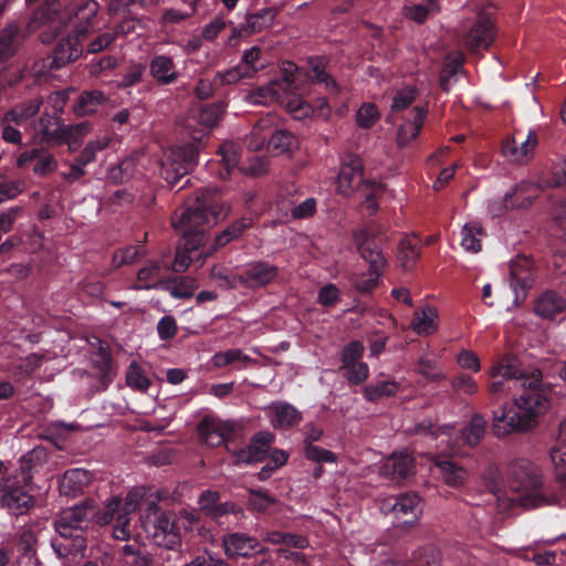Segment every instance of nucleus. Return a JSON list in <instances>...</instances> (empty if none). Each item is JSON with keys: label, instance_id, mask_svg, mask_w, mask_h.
<instances>
[{"label": "nucleus", "instance_id": "nucleus-46", "mask_svg": "<svg viewBox=\"0 0 566 566\" xmlns=\"http://www.w3.org/2000/svg\"><path fill=\"white\" fill-rule=\"evenodd\" d=\"M437 311L430 306H427L421 311L415 312V316L412 319L413 331L419 335H430L434 333L437 331Z\"/></svg>", "mask_w": 566, "mask_h": 566}, {"label": "nucleus", "instance_id": "nucleus-29", "mask_svg": "<svg viewBox=\"0 0 566 566\" xmlns=\"http://www.w3.org/2000/svg\"><path fill=\"white\" fill-rule=\"evenodd\" d=\"M532 189V185L527 182H521L513 189L507 191L503 198V203H493L492 212L495 216H500L503 210L507 209H526L532 206L534 196L527 192Z\"/></svg>", "mask_w": 566, "mask_h": 566}, {"label": "nucleus", "instance_id": "nucleus-6", "mask_svg": "<svg viewBox=\"0 0 566 566\" xmlns=\"http://www.w3.org/2000/svg\"><path fill=\"white\" fill-rule=\"evenodd\" d=\"M355 241L360 256L369 264V268L367 273L356 279L354 286L358 293L368 294L379 285L387 260L380 248V239L368 230L357 231Z\"/></svg>", "mask_w": 566, "mask_h": 566}, {"label": "nucleus", "instance_id": "nucleus-54", "mask_svg": "<svg viewBox=\"0 0 566 566\" xmlns=\"http://www.w3.org/2000/svg\"><path fill=\"white\" fill-rule=\"evenodd\" d=\"M261 54L262 50L259 46H252L242 54L239 64L242 69L248 71L250 77H253L259 71L265 67V63L261 61Z\"/></svg>", "mask_w": 566, "mask_h": 566}, {"label": "nucleus", "instance_id": "nucleus-51", "mask_svg": "<svg viewBox=\"0 0 566 566\" xmlns=\"http://www.w3.org/2000/svg\"><path fill=\"white\" fill-rule=\"evenodd\" d=\"M211 361L214 367L223 368L233 365L234 363H242L244 365L250 364L252 361V358L249 355L244 354L241 349L233 348L216 353L212 356Z\"/></svg>", "mask_w": 566, "mask_h": 566}, {"label": "nucleus", "instance_id": "nucleus-41", "mask_svg": "<svg viewBox=\"0 0 566 566\" xmlns=\"http://www.w3.org/2000/svg\"><path fill=\"white\" fill-rule=\"evenodd\" d=\"M41 104L42 98L40 97L22 102L4 114L6 120L15 126L23 125L38 114Z\"/></svg>", "mask_w": 566, "mask_h": 566}, {"label": "nucleus", "instance_id": "nucleus-15", "mask_svg": "<svg viewBox=\"0 0 566 566\" xmlns=\"http://www.w3.org/2000/svg\"><path fill=\"white\" fill-rule=\"evenodd\" d=\"M279 275V268L268 261H252L234 276L240 284L249 289H262L272 284Z\"/></svg>", "mask_w": 566, "mask_h": 566}, {"label": "nucleus", "instance_id": "nucleus-12", "mask_svg": "<svg viewBox=\"0 0 566 566\" xmlns=\"http://www.w3.org/2000/svg\"><path fill=\"white\" fill-rule=\"evenodd\" d=\"M222 548L230 559L253 558L254 562L269 555V548L247 533L230 532L222 536Z\"/></svg>", "mask_w": 566, "mask_h": 566}, {"label": "nucleus", "instance_id": "nucleus-28", "mask_svg": "<svg viewBox=\"0 0 566 566\" xmlns=\"http://www.w3.org/2000/svg\"><path fill=\"white\" fill-rule=\"evenodd\" d=\"M19 168H27L32 165V170L38 176H46L57 167L55 157L51 154H42L39 149H31L22 153L18 159Z\"/></svg>", "mask_w": 566, "mask_h": 566}, {"label": "nucleus", "instance_id": "nucleus-25", "mask_svg": "<svg viewBox=\"0 0 566 566\" xmlns=\"http://www.w3.org/2000/svg\"><path fill=\"white\" fill-rule=\"evenodd\" d=\"M275 18L272 8H263L258 12L247 14L245 21L232 29V36L245 38L259 33L270 27Z\"/></svg>", "mask_w": 566, "mask_h": 566}, {"label": "nucleus", "instance_id": "nucleus-35", "mask_svg": "<svg viewBox=\"0 0 566 566\" xmlns=\"http://www.w3.org/2000/svg\"><path fill=\"white\" fill-rule=\"evenodd\" d=\"M93 367L97 371L98 390H106L113 382V358L107 346H99L93 358Z\"/></svg>", "mask_w": 566, "mask_h": 566}, {"label": "nucleus", "instance_id": "nucleus-3", "mask_svg": "<svg viewBox=\"0 0 566 566\" xmlns=\"http://www.w3.org/2000/svg\"><path fill=\"white\" fill-rule=\"evenodd\" d=\"M60 7L55 1L45 2L34 11L28 23L29 31L39 32L42 43L52 42L67 28L82 40L99 28V4L96 0H85L64 10Z\"/></svg>", "mask_w": 566, "mask_h": 566}, {"label": "nucleus", "instance_id": "nucleus-55", "mask_svg": "<svg viewBox=\"0 0 566 566\" xmlns=\"http://www.w3.org/2000/svg\"><path fill=\"white\" fill-rule=\"evenodd\" d=\"M406 566H441V556L434 547H426L413 553Z\"/></svg>", "mask_w": 566, "mask_h": 566}, {"label": "nucleus", "instance_id": "nucleus-61", "mask_svg": "<svg viewBox=\"0 0 566 566\" xmlns=\"http://www.w3.org/2000/svg\"><path fill=\"white\" fill-rule=\"evenodd\" d=\"M275 503V499L263 490H250L248 497L249 510L264 513L271 505Z\"/></svg>", "mask_w": 566, "mask_h": 566}, {"label": "nucleus", "instance_id": "nucleus-19", "mask_svg": "<svg viewBox=\"0 0 566 566\" xmlns=\"http://www.w3.org/2000/svg\"><path fill=\"white\" fill-rule=\"evenodd\" d=\"M534 282V271L532 262L525 258H517L510 264V286L515 294V303L523 302L527 291Z\"/></svg>", "mask_w": 566, "mask_h": 566}, {"label": "nucleus", "instance_id": "nucleus-21", "mask_svg": "<svg viewBox=\"0 0 566 566\" xmlns=\"http://www.w3.org/2000/svg\"><path fill=\"white\" fill-rule=\"evenodd\" d=\"M328 64L329 60L324 55L310 56L307 59V77L313 84L323 85L331 96H337L340 93V86L327 72Z\"/></svg>", "mask_w": 566, "mask_h": 566}, {"label": "nucleus", "instance_id": "nucleus-1", "mask_svg": "<svg viewBox=\"0 0 566 566\" xmlns=\"http://www.w3.org/2000/svg\"><path fill=\"white\" fill-rule=\"evenodd\" d=\"M492 377L494 380L489 389L493 395L501 396L521 389L520 394L514 395L511 408H502L494 413L493 433L504 437L536 428L549 410L553 395V386L543 380L542 370H524L518 366L517 358L505 357L493 368Z\"/></svg>", "mask_w": 566, "mask_h": 566}, {"label": "nucleus", "instance_id": "nucleus-37", "mask_svg": "<svg viewBox=\"0 0 566 566\" xmlns=\"http://www.w3.org/2000/svg\"><path fill=\"white\" fill-rule=\"evenodd\" d=\"M488 422L481 413H473L468 424L461 430L460 439L463 446L476 447L484 438Z\"/></svg>", "mask_w": 566, "mask_h": 566}, {"label": "nucleus", "instance_id": "nucleus-44", "mask_svg": "<svg viewBox=\"0 0 566 566\" xmlns=\"http://www.w3.org/2000/svg\"><path fill=\"white\" fill-rule=\"evenodd\" d=\"M124 563L127 566H153L154 556L146 547H142L138 544H125L120 548Z\"/></svg>", "mask_w": 566, "mask_h": 566}, {"label": "nucleus", "instance_id": "nucleus-50", "mask_svg": "<svg viewBox=\"0 0 566 566\" xmlns=\"http://www.w3.org/2000/svg\"><path fill=\"white\" fill-rule=\"evenodd\" d=\"M36 129L46 139L56 138L60 136L61 117L46 108L40 117Z\"/></svg>", "mask_w": 566, "mask_h": 566}, {"label": "nucleus", "instance_id": "nucleus-43", "mask_svg": "<svg viewBox=\"0 0 566 566\" xmlns=\"http://www.w3.org/2000/svg\"><path fill=\"white\" fill-rule=\"evenodd\" d=\"M420 240L416 237L403 238L399 242L398 260L400 265L406 270H411L418 258L420 256Z\"/></svg>", "mask_w": 566, "mask_h": 566}, {"label": "nucleus", "instance_id": "nucleus-26", "mask_svg": "<svg viewBox=\"0 0 566 566\" xmlns=\"http://www.w3.org/2000/svg\"><path fill=\"white\" fill-rule=\"evenodd\" d=\"M273 440L274 437L271 432L261 431L255 433L248 448L240 450L237 461L245 464L261 462L270 451Z\"/></svg>", "mask_w": 566, "mask_h": 566}, {"label": "nucleus", "instance_id": "nucleus-48", "mask_svg": "<svg viewBox=\"0 0 566 566\" xmlns=\"http://www.w3.org/2000/svg\"><path fill=\"white\" fill-rule=\"evenodd\" d=\"M398 390V382L394 380H382L367 385L364 388V397L368 401L376 402L381 398L396 396Z\"/></svg>", "mask_w": 566, "mask_h": 566}, {"label": "nucleus", "instance_id": "nucleus-57", "mask_svg": "<svg viewBox=\"0 0 566 566\" xmlns=\"http://www.w3.org/2000/svg\"><path fill=\"white\" fill-rule=\"evenodd\" d=\"M109 144L108 138L103 137L88 142L78 156L74 158L83 167L93 163L96 159V154L105 149Z\"/></svg>", "mask_w": 566, "mask_h": 566}, {"label": "nucleus", "instance_id": "nucleus-7", "mask_svg": "<svg viewBox=\"0 0 566 566\" xmlns=\"http://www.w3.org/2000/svg\"><path fill=\"white\" fill-rule=\"evenodd\" d=\"M295 67L290 63V69ZM296 90L295 77L292 70L285 69L282 76L272 81L266 86H260L253 90L249 96L250 102L255 104H268L272 101L283 102V98L292 97L287 101L286 107L296 117L307 116L310 106L305 105L303 101L295 96Z\"/></svg>", "mask_w": 566, "mask_h": 566}, {"label": "nucleus", "instance_id": "nucleus-4", "mask_svg": "<svg viewBox=\"0 0 566 566\" xmlns=\"http://www.w3.org/2000/svg\"><path fill=\"white\" fill-rule=\"evenodd\" d=\"M117 501L101 509L93 499H85L80 504L63 510L54 520V530L61 539H53L52 547L59 557L83 555L87 543L83 535L91 523L107 525L111 512L117 507Z\"/></svg>", "mask_w": 566, "mask_h": 566}, {"label": "nucleus", "instance_id": "nucleus-39", "mask_svg": "<svg viewBox=\"0 0 566 566\" xmlns=\"http://www.w3.org/2000/svg\"><path fill=\"white\" fill-rule=\"evenodd\" d=\"M298 140L294 134L284 128L271 130L266 149L275 154H286L296 149Z\"/></svg>", "mask_w": 566, "mask_h": 566}, {"label": "nucleus", "instance_id": "nucleus-13", "mask_svg": "<svg viewBox=\"0 0 566 566\" xmlns=\"http://www.w3.org/2000/svg\"><path fill=\"white\" fill-rule=\"evenodd\" d=\"M381 510L394 513L403 524H413L422 512L421 499L415 492L401 493L385 500Z\"/></svg>", "mask_w": 566, "mask_h": 566}, {"label": "nucleus", "instance_id": "nucleus-30", "mask_svg": "<svg viewBox=\"0 0 566 566\" xmlns=\"http://www.w3.org/2000/svg\"><path fill=\"white\" fill-rule=\"evenodd\" d=\"M381 470L385 475L399 482L415 474V459L407 451H400L389 457Z\"/></svg>", "mask_w": 566, "mask_h": 566}, {"label": "nucleus", "instance_id": "nucleus-59", "mask_svg": "<svg viewBox=\"0 0 566 566\" xmlns=\"http://www.w3.org/2000/svg\"><path fill=\"white\" fill-rule=\"evenodd\" d=\"M36 543H38V537H36V533L33 530H31V528H22L21 530V532L19 534L17 547H18V551L24 557H28L30 560L33 557H35Z\"/></svg>", "mask_w": 566, "mask_h": 566}, {"label": "nucleus", "instance_id": "nucleus-27", "mask_svg": "<svg viewBox=\"0 0 566 566\" xmlns=\"http://www.w3.org/2000/svg\"><path fill=\"white\" fill-rule=\"evenodd\" d=\"M252 223L253 222L251 218H241L218 233L211 243L207 244L206 238L202 245L206 256L208 258L212 255L219 249L226 247L228 243L239 238L247 229L252 227Z\"/></svg>", "mask_w": 566, "mask_h": 566}, {"label": "nucleus", "instance_id": "nucleus-33", "mask_svg": "<svg viewBox=\"0 0 566 566\" xmlns=\"http://www.w3.org/2000/svg\"><path fill=\"white\" fill-rule=\"evenodd\" d=\"M427 114V106L413 107L412 118L405 122L398 129L397 144L400 148L406 147L418 137L422 129L423 120Z\"/></svg>", "mask_w": 566, "mask_h": 566}, {"label": "nucleus", "instance_id": "nucleus-47", "mask_svg": "<svg viewBox=\"0 0 566 566\" xmlns=\"http://www.w3.org/2000/svg\"><path fill=\"white\" fill-rule=\"evenodd\" d=\"M484 235V229L476 222L467 223L461 231V247L469 252L476 253L481 251V238Z\"/></svg>", "mask_w": 566, "mask_h": 566}, {"label": "nucleus", "instance_id": "nucleus-42", "mask_svg": "<svg viewBox=\"0 0 566 566\" xmlns=\"http://www.w3.org/2000/svg\"><path fill=\"white\" fill-rule=\"evenodd\" d=\"M446 484L452 488H459L464 484L467 471L451 459H439L436 462Z\"/></svg>", "mask_w": 566, "mask_h": 566}, {"label": "nucleus", "instance_id": "nucleus-38", "mask_svg": "<svg viewBox=\"0 0 566 566\" xmlns=\"http://www.w3.org/2000/svg\"><path fill=\"white\" fill-rule=\"evenodd\" d=\"M106 95L98 90L83 91L73 106L77 116H86L95 113L99 106L107 103Z\"/></svg>", "mask_w": 566, "mask_h": 566}, {"label": "nucleus", "instance_id": "nucleus-17", "mask_svg": "<svg viewBox=\"0 0 566 566\" xmlns=\"http://www.w3.org/2000/svg\"><path fill=\"white\" fill-rule=\"evenodd\" d=\"M34 497L24 486L4 483L0 489V505L11 515H24L34 506Z\"/></svg>", "mask_w": 566, "mask_h": 566}, {"label": "nucleus", "instance_id": "nucleus-60", "mask_svg": "<svg viewBox=\"0 0 566 566\" xmlns=\"http://www.w3.org/2000/svg\"><path fill=\"white\" fill-rule=\"evenodd\" d=\"M379 118L380 113L373 103H363L356 113V124L364 129L371 128Z\"/></svg>", "mask_w": 566, "mask_h": 566}, {"label": "nucleus", "instance_id": "nucleus-36", "mask_svg": "<svg viewBox=\"0 0 566 566\" xmlns=\"http://www.w3.org/2000/svg\"><path fill=\"white\" fill-rule=\"evenodd\" d=\"M161 265L157 261L147 262L137 273L135 290L164 289L167 281L160 277Z\"/></svg>", "mask_w": 566, "mask_h": 566}, {"label": "nucleus", "instance_id": "nucleus-20", "mask_svg": "<svg viewBox=\"0 0 566 566\" xmlns=\"http://www.w3.org/2000/svg\"><path fill=\"white\" fill-rule=\"evenodd\" d=\"M520 135L515 133L502 143V154L510 161L524 164L531 159L538 139L535 132H530L525 139H521Z\"/></svg>", "mask_w": 566, "mask_h": 566}, {"label": "nucleus", "instance_id": "nucleus-23", "mask_svg": "<svg viewBox=\"0 0 566 566\" xmlns=\"http://www.w3.org/2000/svg\"><path fill=\"white\" fill-rule=\"evenodd\" d=\"M218 160L210 163V168L216 170L221 179H228L232 171L238 167L241 149L232 142H224L217 151Z\"/></svg>", "mask_w": 566, "mask_h": 566}, {"label": "nucleus", "instance_id": "nucleus-32", "mask_svg": "<svg viewBox=\"0 0 566 566\" xmlns=\"http://www.w3.org/2000/svg\"><path fill=\"white\" fill-rule=\"evenodd\" d=\"M270 410L271 423L275 429H291L302 421V413L291 403L273 402Z\"/></svg>", "mask_w": 566, "mask_h": 566}, {"label": "nucleus", "instance_id": "nucleus-64", "mask_svg": "<svg viewBox=\"0 0 566 566\" xmlns=\"http://www.w3.org/2000/svg\"><path fill=\"white\" fill-rule=\"evenodd\" d=\"M364 350L365 348L359 340L349 342L344 346L340 353L342 367L361 361L360 359L364 356Z\"/></svg>", "mask_w": 566, "mask_h": 566}, {"label": "nucleus", "instance_id": "nucleus-52", "mask_svg": "<svg viewBox=\"0 0 566 566\" xmlns=\"http://www.w3.org/2000/svg\"><path fill=\"white\" fill-rule=\"evenodd\" d=\"M463 61L464 59L461 54H449L447 56L439 77L440 87L443 92H449V83L462 67Z\"/></svg>", "mask_w": 566, "mask_h": 566}, {"label": "nucleus", "instance_id": "nucleus-45", "mask_svg": "<svg viewBox=\"0 0 566 566\" xmlns=\"http://www.w3.org/2000/svg\"><path fill=\"white\" fill-rule=\"evenodd\" d=\"M426 3H416L405 6L402 9L403 15L413 22L419 24L424 23L431 14L440 11L438 0H424Z\"/></svg>", "mask_w": 566, "mask_h": 566}, {"label": "nucleus", "instance_id": "nucleus-18", "mask_svg": "<svg viewBox=\"0 0 566 566\" xmlns=\"http://www.w3.org/2000/svg\"><path fill=\"white\" fill-rule=\"evenodd\" d=\"M82 41L81 38L70 32L57 42L52 54L48 56L44 66H48L49 71L60 70L77 60L83 53Z\"/></svg>", "mask_w": 566, "mask_h": 566}, {"label": "nucleus", "instance_id": "nucleus-63", "mask_svg": "<svg viewBox=\"0 0 566 566\" xmlns=\"http://www.w3.org/2000/svg\"><path fill=\"white\" fill-rule=\"evenodd\" d=\"M134 171V159L125 158L117 166L111 168L108 177L115 184H124L133 177Z\"/></svg>", "mask_w": 566, "mask_h": 566}, {"label": "nucleus", "instance_id": "nucleus-14", "mask_svg": "<svg viewBox=\"0 0 566 566\" xmlns=\"http://www.w3.org/2000/svg\"><path fill=\"white\" fill-rule=\"evenodd\" d=\"M150 534L154 543L170 551H175L181 546V537L174 514L170 512H160L155 515Z\"/></svg>", "mask_w": 566, "mask_h": 566}, {"label": "nucleus", "instance_id": "nucleus-40", "mask_svg": "<svg viewBox=\"0 0 566 566\" xmlns=\"http://www.w3.org/2000/svg\"><path fill=\"white\" fill-rule=\"evenodd\" d=\"M272 127L273 119L270 116L260 118L245 138L247 147L253 151L262 149L265 144L268 145Z\"/></svg>", "mask_w": 566, "mask_h": 566}, {"label": "nucleus", "instance_id": "nucleus-22", "mask_svg": "<svg viewBox=\"0 0 566 566\" xmlns=\"http://www.w3.org/2000/svg\"><path fill=\"white\" fill-rule=\"evenodd\" d=\"M149 75L160 86L174 84L180 73L174 59L165 54H155L148 64Z\"/></svg>", "mask_w": 566, "mask_h": 566}, {"label": "nucleus", "instance_id": "nucleus-53", "mask_svg": "<svg viewBox=\"0 0 566 566\" xmlns=\"http://www.w3.org/2000/svg\"><path fill=\"white\" fill-rule=\"evenodd\" d=\"M146 253V249L143 244L140 245H128L124 249H118L114 252L113 263L115 266H123L126 264H133L139 261Z\"/></svg>", "mask_w": 566, "mask_h": 566}, {"label": "nucleus", "instance_id": "nucleus-2", "mask_svg": "<svg viewBox=\"0 0 566 566\" xmlns=\"http://www.w3.org/2000/svg\"><path fill=\"white\" fill-rule=\"evenodd\" d=\"M230 206L227 205L218 189L205 188L197 192L196 198L176 211L172 226L181 233L172 263L175 272H184L190 263L201 265L207 259L202 248L206 232L219 219L228 216Z\"/></svg>", "mask_w": 566, "mask_h": 566}, {"label": "nucleus", "instance_id": "nucleus-31", "mask_svg": "<svg viewBox=\"0 0 566 566\" xmlns=\"http://www.w3.org/2000/svg\"><path fill=\"white\" fill-rule=\"evenodd\" d=\"M198 433L207 446L217 448L227 442L232 430L223 422L205 417L198 424Z\"/></svg>", "mask_w": 566, "mask_h": 566}, {"label": "nucleus", "instance_id": "nucleus-24", "mask_svg": "<svg viewBox=\"0 0 566 566\" xmlns=\"http://www.w3.org/2000/svg\"><path fill=\"white\" fill-rule=\"evenodd\" d=\"M92 473L84 469H69L59 480L60 495L66 497H76L84 492V488L90 484Z\"/></svg>", "mask_w": 566, "mask_h": 566}, {"label": "nucleus", "instance_id": "nucleus-62", "mask_svg": "<svg viewBox=\"0 0 566 566\" xmlns=\"http://www.w3.org/2000/svg\"><path fill=\"white\" fill-rule=\"evenodd\" d=\"M418 93V88L412 85L406 86L398 91L392 98V112H401L408 108L416 101Z\"/></svg>", "mask_w": 566, "mask_h": 566}, {"label": "nucleus", "instance_id": "nucleus-9", "mask_svg": "<svg viewBox=\"0 0 566 566\" xmlns=\"http://www.w3.org/2000/svg\"><path fill=\"white\" fill-rule=\"evenodd\" d=\"M199 148L193 143L171 147L160 160V176L172 189L198 164Z\"/></svg>", "mask_w": 566, "mask_h": 566}, {"label": "nucleus", "instance_id": "nucleus-16", "mask_svg": "<svg viewBox=\"0 0 566 566\" xmlns=\"http://www.w3.org/2000/svg\"><path fill=\"white\" fill-rule=\"evenodd\" d=\"M495 22L489 13L480 12L475 23L469 30L465 36L467 48L475 53L480 50H488L496 38Z\"/></svg>", "mask_w": 566, "mask_h": 566}, {"label": "nucleus", "instance_id": "nucleus-49", "mask_svg": "<svg viewBox=\"0 0 566 566\" xmlns=\"http://www.w3.org/2000/svg\"><path fill=\"white\" fill-rule=\"evenodd\" d=\"M227 108V103L218 101L203 105L198 113V122L207 128L216 126Z\"/></svg>", "mask_w": 566, "mask_h": 566}, {"label": "nucleus", "instance_id": "nucleus-34", "mask_svg": "<svg viewBox=\"0 0 566 566\" xmlns=\"http://www.w3.org/2000/svg\"><path fill=\"white\" fill-rule=\"evenodd\" d=\"M565 308L566 301L554 291H546L541 294L534 306L535 313L545 319H554L558 314H562Z\"/></svg>", "mask_w": 566, "mask_h": 566}, {"label": "nucleus", "instance_id": "nucleus-58", "mask_svg": "<svg viewBox=\"0 0 566 566\" xmlns=\"http://www.w3.org/2000/svg\"><path fill=\"white\" fill-rule=\"evenodd\" d=\"M126 384L133 389L146 391L150 385V379L144 374L136 361H132L126 373Z\"/></svg>", "mask_w": 566, "mask_h": 566}, {"label": "nucleus", "instance_id": "nucleus-56", "mask_svg": "<svg viewBox=\"0 0 566 566\" xmlns=\"http://www.w3.org/2000/svg\"><path fill=\"white\" fill-rule=\"evenodd\" d=\"M289 459V454L280 449H275L270 453L269 462L261 468L258 473V478L261 481H265L272 476V474L283 467Z\"/></svg>", "mask_w": 566, "mask_h": 566}, {"label": "nucleus", "instance_id": "nucleus-11", "mask_svg": "<svg viewBox=\"0 0 566 566\" xmlns=\"http://www.w3.org/2000/svg\"><path fill=\"white\" fill-rule=\"evenodd\" d=\"M146 491L143 488L132 489L124 501L120 497H112L107 504L117 501L118 505L111 512V523L115 522L113 535L116 539L125 541L130 537V518L129 515L134 513L142 504Z\"/></svg>", "mask_w": 566, "mask_h": 566}, {"label": "nucleus", "instance_id": "nucleus-8", "mask_svg": "<svg viewBox=\"0 0 566 566\" xmlns=\"http://www.w3.org/2000/svg\"><path fill=\"white\" fill-rule=\"evenodd\" d=\"M511 489L520 494L522 505L537 507L546 503L539 468L533 462L520 459L511 469Z\"/></svg>", "mask_w": 566, "mask_h": 566}, {"label": "nucleus", "instance_id": "nucleus-5", "mask_svg": "<svg viewBox=\"0 0 566 566\" xmlns=\"http://www.w3.org/2000/svg\"><path fill=\"white\" fill-rule=\"evenodd\" d=\"M337 188L340 195L349 197L355 190L361 193V206L373 216L378 211L377 198L385 186L381 182L365 180L363 159L355 154L346 153L342 158Z\"/></svg>", "mask_w": 566, "mask_h": 566}, {"label": "nucleus", "instance_id": "nucleus-10", "mask_svg": "<svg viewBox=\"0 0 566 566\" xmlns=\"http://www.w3.org/2000/svg\"><path fill=\"white\" fill-rule=\"evenodd\" d=\"M200 509L221 528L237 527L244 518L243 509L231 501L221 502L219 492L203 491L199 496Z\"/></svg>", "mask_w": 566, "mask_h": 566}]
</instances>
